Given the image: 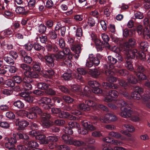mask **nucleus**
<instances>
[{
	"label": "nucleus",
	"instance_id": "obj_44",
	"mask_svg": "<svg viewBox=\"0 0 150 150\" xmlns=\"http://www.w3.org/2000/svg\"><path fill=\"white\" fill-rule=\"evenodd\" d=\"M40 65L41 64L40 63H35L33 66V71H36L38 72H39L41 69Z\"/></svg>",
	"mask_w": 150,
	"mask_h": 150
},
{
	"label": "nucleus",
	"instance_id": "obj_15",
	"mask_svg": "<svg viewBox=\"0 0 150 150\" xmlns=\"http://www.w3.org/2000/svg\"><path fill=\"white\" fill-rule=\"evenodd\" d=\"M103 94L106 96H110L112 98H116L118 96V93L115 90H110L108 92L106 91Z\"/></svg>",
	"mask_w": 150,
	"mask_h": 150
},
{
	"label": "nucleus",
	"instance_id": "obj_55",
	"mask_svg": "<svg viewBox=\"0 0 150 150\" xmlns=\"http://www.w3.org/2000/svg\"><path fill=\"white\" fill-rule=\"evenodd\" d=\"M118 82L120 85L124 88L125 89L128 86L127 83L123 79L119 80Z\"/></svg>",
	"mask_w": 150,
	"mask_h": 150
},
{
	"label": "nucleus",
	"instance_id": "obj_40",
	"mask_svg": "<svg viewBox=\"0 0 150 150\" xmlns=\"http://www.w3.org/2000/svg\"><path fill=\"white\" fill-rule=\"evenodd\" d=\"M140 47L141 49L144 51H146L148 47V44L145 41L142 42L139 44Z\"/></svg>",
	"mask_w": 150,
	"mask_h": 150
},
{
	"label": "nucleus",
	"instance_id": "obj_32",
	"mask_svg": "<svg viewBox=\"0 0 150 150\" xmlns=\"http://www.w3.org/2000/svg\"><path fill=\"white\" fill-rule=\"evenodd\" d=\"M48 36L51 39H55L57 37V34L54 30H50L48 34Z\"/></svg>",
	"mask_w": 150,
	"mask_h": 150
},
{
	"label": "nucleus",
	"instance_id": "obj_31",
	"mask_svg": "<svg viewBox=\"0 0 150 150\" xmlns=\"http://www.w3.org/2000/svg\"><path fill=\"white\" fill-rule=\"evenodd\" d=\"M45 71L47 73H43V76L46 78H50L51 76L54 74V72L52 69L45 70Z\"/></svg>",
	"mask_w": 150,
	"mask_h": 150
},
{
	"label": "nucleus",
	"instance_id": "obj_52",
	"mask_svg": "<svg viewBox=\"0 0 150 150\" xmlns=\"http://www.w3.org/2000/svg\"><path fill=\"white\" fill-rule=\"evenodd\" d=\"M69 126L70 128H78L80 125L78 123L75 122H70L69 123Z\"/></svg>",
	"mask_w": 150,
	"mask_h": 150
},
{
	"label": "nucleus",
	"instance_id": "obj_19",
	"mask_svg": "<svg viewBox=\"0 0 150 150\" xmlns=\"http://www.w3.org/2000/svg\"><path fill=\"white\" fill-rule=\"evenodd\" d=\"M102 86L104 88L108 89L110 88L116 89L118 88L117 86L115 84H110L106 82H103L102 83Z\"/></svg>",
	"mask_w": 150,
	"mask_h": 150
},
{
	"label": "nucleus",
	"instance_id": "obj_21",
	"mask_svg": "<svg viewBox=\"0 0 150 150\" xmlns=\"http://www.w3.org/2000/svg\"><path fill=\"white\" fill-rule=\"evenodd\" d=\"M20 67L22 69L25 71L24 73V74L25 75H27L28 72L31 70V68L30 66L24 63L20 64Z\"/></svg>",
	"mask_w": 150,
	"mask_h": 150
},
{
	"label": "nucleus",
	"instance_id": "obj_35",
	"mask_svg": "<svg viewBox=\"0 0 150 150\" xmlns=\"http://www.w3.org/2000/svg\"><path fill=\"white\" fill-rule=\"evenodd\" d=\"M131 96L132 99L137 100H139L141 97L140 94L136 92H133L131 94Z\"/></svg>",
	"mask_w": 150,
	"mask_h": 150
},
{
	"label": "nucleus",
	"instance_id": "obj_12",
	"mask_svg": "<svg viewBox=\"0 0 150 150\" xmlns=\"http://www.w3.org/2000/svg\"><path fill=\"white\" fill-rule=\"evenodd\" d=\"M110 113H107L105 115L101 116L99 118L95 117L94 119L96 120H99L101 122L107 123L110 121Z\"/></svg>",
	"mask_w": 150,
	"mask_h": 150
},
{
	"label": "nucleus",
	"instance_id": "obj_36",
	"mask_svg": "<svg viewBox=\"0 0 150 150\" xmlns=\"http://www.w3.org/2000/svg\"><path fill=\"white\" fill-rule=\"evenodd\" d=\"M29 110H30V111L35 114L36 115H37V114H40L42 112V111L37 106L33 107L30 108Z\"/></svg>",
	"mask_w": 150,
	"mask_h": 150
},
{
	"label": "nucleus",
	"instance_id": "obj_53",
	"mask_svg": "<svg viewBox=\"0 0 150 150\" xmlns=\"http://www.w3.org/2000/svg\"><path fill=\"white\" fill-rule=\"evenodd\" d=\"M78 108L79 109L83 110H90V108L87 106L86 104H85L84 103L79 104L78 107Z\"/></svg>",
	"mask_w": 150,
	"mask_h": 150
},
{
	"label": "nucleus",
	"instance_id": "obj_17",
	"mask_svg": "<svg viewBox=\"0 0 150 150\" xmlns=\"http://www.w3.org/2000/svg\"><path fill=\"white\" fill-rule=\"evenodd\" d=\"M108 62L111 64L109 65V68L111 69L114 68L113 64H115L117 62V59L112 57L109 56L108 57Z\"/></svg>",
	"mask_w": 150,
	"mask_h": 150
},
{
	"label": "nucleus",
	"instance_id": "obj_9",
	"mask_svg": "<svg viewBox=\"0 0 150 150\" xmlns=\"http://www.w3.org/2000/svg\"><path fill=\"white\" fill-rule=\"evenodd\" d=\"M28 77L25 76L23 80V86L26 89H31L32 88V80L30 81Z\"/></svg>",
	"mask_w": 150,
	"mask_h": 150
},
{
	"label": "nucleus",
	"instance_id": "obj_34",
	"mask_svg": "<svg viewBox=\"0 0 150 150\" xmlns=\"http://www.w3.org/2000/svg\"><path fill=\"white\" fill-rule=\"evenodd\" d=\"M38 72H35L34 71H29L27 75H25L26 76L31 77L34 78H38Z\"/></svg>",
	"mask_w": 150,
	"mask_h": 150
},
{
	"label": "nucleus",
	"instance_id": "obj_59",
	"mask_svg": "<svg viewBox=\"0 0 150 150\" xmlns=\"http://www.w3.org/2000/svg\"><path fill=\"white\" fill-rule=\"evenodd\" d=\"M13 79L15 82L17 83H20L22 81L21 77L20 76L17 75L13 76Z\"/></svg>",
	"mask_w": 150,
	"mask_h": 150
},
{
	"label": "nucleus",
	"instance_id": "obj_49",
	"mask_svg": "<svg viewBox=\"0 0 150 150\" xmlns=\"http://www.w3.org/2000/svg\"><path fill=\"white\" fill-rule=\"evenodd\" d=\"M54 55L57 59V60H59L62 59L64 56V54L62 51H59L57 53Z\"/></svg>",
	"mask_w": 150,
	"mask_h": 150
},
{
	"label": "nucleus",
	"instance_id": "obj_25",
	"mask_svg": "<svg viewBox=\"0 0 150 150\" xmlns=\"http://www.w3.org/2000/svg\"><path fill=\"white\" fill-rule=\"evenodd\" d=\"M19 129L21 130L29 125V122L26 121L22 120L18 122V123Z\"/></svg>",
	"mask_w": 150,
	"mask_h": 150
},
{
	"label": "nucleus",
	"instance_id": "obj_18",
	"mask_svg": "<svg viewBox=\"0 0 150 150\" xmlns=\"http://www.w3.org/2000/svg\"><path fill=\"white\" fill-rule=\"evenodd\" d=\"M101 38L104 42V44L105 46L108 48H109L110 47V45L109 44L108 42L110 39V38L108 35L105 33H102L101 34Z\"/></svg>",
	"mask_w": 150,
	"mask_h": 150
},
{
	"label": "nucleus",
	"instance_id": "obj_5",
	"mask_svg": "<svg viewBox=\"0 0 150 150\" xmlns=\"http://www.w3.org/2000/svg\"><path fill=\"white\" fill-rule=\"evenodd\" d=\"M50 117V115L46 113H44L41 115V117L42 125L44 127L47 128L51 126V123L49 120Z\"/></svg>",
	"mask_w": 150,
	"mask_h": 150
},
{
	"label": "nucleus",
	"instance_id": "obj_58",
	"mask_svg": "<svg viewBox=\"0 0 150 150\" xmlns=\"http://www.w3.org/2000/svg\"><path fill=\"white\" fill-rule=\"evenodd\" d=\"M59 45L61 48H63L65 46L64 40L62 38H59Z\"/></svg>",
	"mask_w": 150,
	"mask_h": 150
},
{
	"label": "nucleus",
	"instance_id": "obj_50",
	"mask_svg": "<svg viewBox=\"0 0 150 150\" xmlns=\"http://www.w3.org/2000/svg\"><path fill=\"white\" fill-rule=\"evenodd\" d=\"M47 28L44 24H41L38 26V31L40 33H44L46 31Z\"/></svg>",
	"mask_w": 150,
	"mask_h": 150
},
{
	"label": "nucleus",
	"instance_id": "obj_30",
	"mask_svg": "<svg viewBox=\"0 0 150 150\" xmlns=\"http://www.w3.org/2000/svg\"><path fill=\"white\" fill-rule=\"evenodd\" d=\"M62 138L66 143L68 144H72L71 140L72 139L68 135L63 134L62 136Z\"/></svg>",
	"mask_w": 150,
	"mask_h": 150
},
{
	"label": "nucleus",
	"instance_id": "obj_47",
	"mask_svg": "<svg viewBox=\"0 0 150 150\" xmlns=\"http://www.w3.org/2000/svg\"><path fill=\"white\" fill-rule=\"evenodd\" d=\"M116 72L120 75L123 76L127 75L128 74V71L125 69L117 70H116Z\"/></svg>",
	"mask_w": 150,
	"mask_h": 150
},
{
	"label": "nucleus",
	"instance_id": "obj_43",
	"mask_svg": "<svg viewBox=\"0 0 150 150\" xmlns=\"http://www.w3.org/2000/svg\"><path fill=\"white\" fill-rule=\"evenodd\" d=\"M22 55L23 57V62L24 63L28 64H30L31 63L32 59L31 57L27 55L25 56H23V55Z\"/></svg>",
	"mask_w": 150,
	"mask_h": 150
},
{
	"label": "nucleus",
	"instance_id": "obj_27",
	"mask_svg": "<svg viewBox=\"0 0 150 150\" xmlns=\"http://www.w3.org/2000/svg\"><path fill=\"white\" fill-rule=\"evenodd\" d=\"M26 144L28 147L31 148H37L39 146L38 144L34 141H27Z\"/></svg>",
	"mask_w": 150,
	"mask_h": 150
},
{
	"label": "nucleus",
	"instance_id": "obj_33",
	"mask_svg": "<svg viewBox=\"0 0 150 150\" xmlns=\"http://www.w3.org/2000/svg\"><path fill=\"white\" fill-rule=\"evenodd\" d=\"M71 91L73 92H77L78 94H80L82 89L81 88L80 86L78 85H73L71 86Z\"/></svg>",
	"mask_w": 150,
	"mask_h": 150
},
{
	"label": "nucleus",
	"instance_id": "obj_63",
	"mask_svg": "<svg viewBox=\"0 0 150 150\" xmlns=\"http://www.w3.org/2000/svg\"><path fill=\"white\" fill-rule=\"evenodd\" d=\"M5 85L9 87H13L15 85V83L13 80H7L5 83Z\"/></svg>",
	"mask_w": 150,
	"mask_h": 150
},
{
	"label": "nucleus",
	"instance_id": "obj_14",
	"mask_svg": "<svg viewBox=\"0 0 150 150\" xmlns=\"http://www.w3.org/2000/svg\"><path fill=\"white\" fill-rule=\"evenodd\" d=\"M130 56V57L128 56L126 59V64H125V67H126L130 71H132L133 69V67L132 64L131 58L132 57V56ZM133 58H134L133 57Z\"/></svg>",
	"mask_w": 150,
	"mask_h": 150
},
{
	"label": "nucleus",
	"instance_id": "obj_60",
	"mask_svg": "<svg viewBox=\"0 0 150 150\" xmlns=\"http://www.w3.org/2000/svg\"><path fill=\"white\" fill-rule=\"evenodd\" d=\"M13 137H11L8 139V140L9 142L11 143H12L14 144V143H16L17 138L16 134H13Z\"/></svg>",
	"mask_w": 150,
	"mask_h": 150
},
{
	"label": "nucleus",
	"instance_id": "obj_1",
	"mask_svg": "<svg viewBox=\"0 0 150 150\" xmlns=\"http://www.w3.org/2000/svg\"><path fill=\"white\" fill-rule=\"evenodd\" d=\"M136 42L134 38L129 39L127 42L125 43L124 45V51L127 52V54L132 56V58H139L141 60L145 61L146 59V55L144 53L141 51H138L136 49L131 50V48L136 45Z\"/></svg>",
	"mask_w": 150,
	"mask_h": 150
},
{
	"label": "nucleus",
	"instance_id": "obj_38",
	"mask_svg": "<svg viewBox=\"0 0 150 150\" xmlns=\"http://www.w3.org/2000/svg\"><path fill=\"white\" fill-rule=\"evenodd\" d=\"M89 85L93 88V89L96 87H99L100 84L94 81H90L88 82Z\"/></svg>",
	"mask_w": 150,
	"mask_h": 150
},
{
	"label": "nucleus",
	"instance_id": "obj_42",
	"mask_svg": "<svg viewBox=\"0 0 150 150\" xmlns=\"http://www.w3.org/2000/svg\"><path fill=\"white\" fill-rule=\"evenodd\" d=\"M4 60L8 64L12 65L14 64V60L9 57L5 56L4 57Z\"/></svg>",
	"mask_w": 150,
	"mask_h": 150
},
{
	"label": "nucleus",
	"instance_id": "obj_10",
	"mask_svg": "<svg viewBox=\"0 0 150 150\" xmlns=\"http://www.w3.org/2000/svg\"><path fill=\"white\" fill-rule=\"evenodd\" d=\"M82 46V45L80 44L76 45H73L71 47V50L76 54L75 56L76 58H77L79 56V54L81 52V47Z\"/></svg>",
	"mask_w": 150,
	"mask_h": 150
},
{
	"label": "nucleus",
	"instance_id": "obj_39",
	"mask_svg": "<svg viewBox=\"0 0 150 150\" xmlns=\"http://www.w3.org/2000/svg\"><path fill=\"white\" fill-rule=\"evenodd\" d=\"M108 134L109 136L117 139L119 138L122 137V135L120 133L115 132H110Z\"/></svg>",
	"mask_w": 150,
	"mask_h": 150
},
{
	"label": "nucleus",
	"instance_id": "obj_13",
	"mask_svg": "<svg viewBox=\"0 0 150 150\" xmlns=\"http://www.w3.org/2000/svg\"><path fill=\"white\" fill-rule=\"evenodd\" d=\"M105 73L106 75L108 76L109 77L108 79V80L110 82H115L117 81L116 78L112 76L113 72H112L111 70H107L105 71Z\"/></svg>",
	"mask_w": 150,
	"mask_h": 150
},
{
	"label": "nucleus",
	"instance_id": "obj_37",
	"mask_svg": "<svg viewBox=\"0 0 150 150\" xmlns=\"http://www.w3.org/2000/svg\"><path fill=\"white\" fill-rule=\"evenodd\" d=\"M13 105L19 109L23 108L24 106V103L20 100L15 101L13 103Z\"/></svg>",
	"mask_w": 150,
	"mask_h": 150
},
{
	"label": "nucleus",
	"instance_id": "obj_51",
	"mask_svg": "<svg viewBox=\"0 0 150 150\" xmlns=\"http://www.w3.org/2000/svg\"><path fill=\"white\" fill-rule=\"evenodd\" d=\"M59 116L60 118H66L68 117L69 115V113L65 111H61L59 114Z\"/></svg>",
	"mask_w": 150,
	"mask_h": 150
},
{
	"label": "nucleus",
	"instance_id": "obj_22",
	"mask_svg": "<svg viewBox=\"0 0 150 150\" xmlns=\"http://www.w3.org/2000/svg\"><path fill=\"white\" fill-rule=\"evenodd\" d=\"M130 117L131 120L135 122L139 121L140 120L139 113L136 111H133V113Z\"/></svg>",
	"mask_w": 150,
	"mask_h": 150
},
{
	"label": "nucleus",
	"instance_id": "obj_29",
	"mask_svg": "<svg viewBox=\"0 0 150 150\" xmlns=\"http://www.w3.org/2000/svg\"><path fill=\"white\" fill-rule=\"evenodd\" d=\"M127 83L132 84H135L137 82V80L133 76L130 75L127 78Z\"/></svg>",
	"mask_w": 150,
	"mask_h": 150
},
{
	"label": "nucleus",
	"instance_id": "obj_41",
	"mask_svg": "<svg viewBox=\"0 0 150 150\" xmlns=\"http://www.w3.org/2000/svg\"><path fill=\"white\" fill-rule=\"evenodd\" d=\"M123 126L125 129L129 132H133L135 131V128L130 125L125 124Z\"/></svg>",
	"mask_w": 150,
	"mask_h": 150
},
{
	"label": "nucleus",
	"instance_id": "obj_23",
	"mask_svg": "<svg viewBox=\"0 0 150 150\" xmlns=\"http://www.w3.org/2000/svg\"><path fill=\"white\" fill-rule=\"evenodd\" d=\"M93 54H90L89 55V58L87 60L86 65L88 67H91L93 65Z\"/></svg>",
	"mask_w": 150,
	"mask_h": 150
},
{
	"label": "nucleus",
	"instance_id": "obj_61",
	"mask_svg": "<svg viewBox=\"0 0 150 150\" xmlns=\"http://www.w3.org/2000/svg\"><path fill=\"white\" fill-rule=\"evenodd\" d=\"M63 99L65 102L68 103H71L73 101V99L72 98L67 96H64L63 97Z\"/></svg>",
	"mask_w": 150,
	"mask_h": 150
},
{
	"label": "nucleus",
	"instance_id": "obj_28",
	"mask_svg": "<svg viewBox=\"0 0 150 150\" xmlns=\"http://www.w3.org/2000/svg\"><path fill=\"white\" fill-rule=\"evenodd\" d=\"M72 144H72L75 146H83L81 148H83L86 144L84 143L83 142L79 140H73V139L71 140Z\"/></svg>",
	"mask_w": 150,
	"mask_h": 150
},
{
	"label": "nucleus",
	"instance_id": "obj_11",
	"mask_svg": "<svg viewBox=\"0 0 150 150\" xmlns=\"http://www.w3.org/2000/svg\"><path fill=\"white\" fill-rule=\"evenodd\" d=\"M54 55L50 54L46 55L44 57L46 61L47 64L50 67H53L54 65V59L53 57Z\"/></svg>",
	"mask_w": 150,
	"mask_h": 150
},
{
	"label": "nucleus",
	"instance_id": "obj_3",
	"mask_svg": "<svg viewBox=\"0 0 150 150\" xmlns=\"http://www.w3.org/2000/svg\"><path fill=\"white\" fill-rule=\"evenodd\" d=\"M82 125L85 128H81L78 129V132L79 134H86L88 133V131H93L96 129V128L92 125L90 122L86 121H83L82 122Z\"/></svg>",
	"mask_w": 150,
	"mask_h": 150
},
{
	"label": "nucleus",
	"instance_id": "obj_24",
	"mask_svg": "<svg viewBox=\"0 0 150 150\" xmlns=\"http://www.w3.org/2000/svg\"><path fill=\"white\" fill-rule=\"evenodd\" d=\"M62 77L65 80H70L72 78L71 71L69 69L67 72H66L63 74Z\"/></svg>",
	"mask_w": 150,
	"mask_h": 150
},
{
	"label": "nucleus",
	"instance_id": "obj_62",
	"mask_svg": "<svg viewBox=\"0 0 150 150\" xmlns=\"http://www.w3.org/2000/svg\"><path fill=\"white\" fill-rule=\"evenodd\" d=\"M150 91H149L148 93H146V95L144 96L143 98V100L144 101L143 103L144 102H147L150 100V95L149 94L150 93Z\"/></svg>",
	"mask_w": 150,
	"mask_h": 150
},
{
	"label": "nucleus",
	"instance_id": "obj_64",
	"mask_svg": "<svg viewBox=\"0 0 150 150\" xmlns=\"http://www.w3.org/2000/svg\"><path fill=\"white\" fill-rule=\"evenodd\" d=\"M6 117L9 119H12L15 117V115L11 112H6Z\"/></svg>",
	"mask_w": 150,
	"mask_h": 150
},
{
	"label": "nucleus",
	"instance_id": "obj_56",
	"mask_svg": "<svg viewBox=\"0 0 150 150\" xmlns=\"http://www.w3.org/2000/svg\"><path fill=\"white\" fill-rule=\"evenodd\" d=\"M16 11L17 13H23L25 12V9L24 7L19 6L16 8Z\"/></svg>",
	"mask_w": 150,
	"mask_h": 150
},
{
	"label": "nucleus",
	"instance_id": "obj_16",
	"mask_svg": "<svg viewBox=\"0 0 150 150\" xmlns=\"http://www.w3.org/2000/svg\"><path fill=\"white\" fill-rule=\"evenodd\" d=\"M46 137L45 135L38 134L35 137V139L39 140L41 144H48V142L45 139Z\"/></svg>",
	"mask_w": 150,
	"mask_h": 150
},
{
	"label": "nucleus",
	"instance_id": "obj_2",
	"mask_svg": "<svg viewBox=\"0 0 150 150\" xmlns=\"http://www.w3.org/2000/svg\"><path fill=\"white\" fill-rule=\"evenodd\" d=\"M121 112L120 113L121 116L127 118L130 117L133 113V111L128 107L127 103L124 101L121 103Z\"/></svg>",
	"mask_w": 150,
	"mask_h": 150
},
{
	"label": "nucleus",
	"instance_id": "obj_45",
	"mask_svg": "<svg viewBox=\"0 0 150 150\" xmlns=\"http://www.w3.org/2000/svg\"><path fill=\"white\" fill-rule=\"evenodd\" d=\"M54 124L57 126H62L65 123V121L62 119H57L55 120L54 122Z\"/></svg>",
	"mask_w": 150,
	"mask_h": 150
},
{
	"label": "nucleus",
	"instance_id": "obj_7",
	"mask_svg": "<svg viewBox=\"0 0 150 150\" xmlns=\"http://www.w3.org/2000/svg\"><path fill=\"white\" fill-rule=\"evenodd\" d=\"M137 31L138 34L143 35L145 39H148L150 37V33L147 28H143L142 25H138L137 28Z\"/></svg>",
	"mask_w": 150,
	"mask_h": 150
},
{
	"label": "nucleus",
	"instance_id": "obj_54",
	"mask_svg": "<svg viewBox=\"0 0 150 150\" xmlns=\"http://www.w3.org/2000/svg\"><path fill=\"white\" fill-rule=\"evenodd\" d=\"M46 140L47 141L48 143L49 142H52L57 141L58 138L54 136H50L47 137Z\"/></svg>",
	"mask_w": 150,
	"mask_h": 150
},
{
	"label": "nucleus",
	"instance_id": "obj_48",
	"mask_svg": "<svg viewBox=\"0 0 150 150\" xmlns=\"http://www.w3.org/2000/svg\"><path fill=\"white\" fill-rule=\"evenodd\" d=\"M37 117V115H36L35 114L30 111V110H29V112H28L27 117L30 119H34L36 118Z\"/></svg>",
	"mask_w": 150,
	"mask_h": 150
},
{
	"label": "nucleus",
	"instance_id": "obj_57",
	"mask_svg": "<svg viewBox=\"0 0 150 150\" xmlns=\"http://www.w3.org/2000/svg\"><path fill=\"white\" fill-rule=\"evenodd\" d=\"M64 54V55H69V58H72V55L70 53V50L69 48H65L62 51Z\"/></svg>",
	"mask_w": 150,
	"mask_h": 150
},
{
	"label": "nucleus",
	"instance_id": "obj_8",
	"mask_svg": "<svg viewBox=\"0 0 150 150\" xmlns=\"http://www.w3.org/2000/svg\"><path fill=\"white\" fill-rule=\"evenodd\" d=\"M86 104L87 107L90 109V107H93L94 106H98V107L101 110L105 111L108 110L107 108L103 105L100 104L97 105L95 103H94L93 101L88 100L86 101Z\"/></svg>",
	"mask_w": 150,
	"mask_h": 150
},
{
	"label": "nucleus",
	"instance_id": "obj_4",
	"mask_svg": "<svg viewBox=\"0 0 150 150\" xmlns=\"http://www.w3.org/2000/svg\"><path fill=\"white\" fill-rule=\"evenodd\" d=\"M137 66L136 70L134 71V72L136 75L139 80H145L146 79V77L143 74L144 71V69L143 67L141 65H136Z\"/></svg>",
	"mask_w": 150,
	"mask_h": 150
},
{
	"label": "nucleus",
	"instance_id": "obj_20",
	"mask_svg": "<svg viewBox=\"0 0 150 150\" xmlns=\"http://www.w3.org/2000/svg\"><path fill=\"white\" fill-rule=\"evenodd\" d=\"M49 86V84L42 82H39L37 84V86L39 89L46 91L48 88Z\"/></svg>",
	"mask_w": 150,
	"mask_h": 150
},
{
	"label": "nucleus",
	"instance_id": "obj_46",
	"mask_svg": "<svg viewBox=\"0 0 150 150\" xmlns=\"http://www.w3.org/2000/svg\"><path fill=\"white\" fill-rule=\"evenodd\" d=\"M89 90L90 88L88 87L87 86H86L83 89V91H82V90L81 91L80 95L83 96H86L87 95V93H88Z\"/></svg>",
	"mask_w": 150,
	"mask_h": 150
},
{
	"label": "nucleus",
	"instance_id": "obj_26",
	"mask_svg": "<svg viewBox=\"0 0 150 150\" xmlns=\"http://www.w3.org/2000/svg\"><path fill=\"white\" fill-rule=\"evenodd\" d=\"M89 74L91 75L93 77L96 78L98 77L100 75V73L98 70L96 69L94 70H90L89 71Z\"/></svg>",
	"mask_w": 150,
	"mask_h": 150
},
{
	"label": "nucleus",
	"instance_id": "obj_6",
	"mask_svg": "<svg viewBox=\"0 0 150 150\" xmlns=\"http://www.w3.org/2000/svg\"><path fill=\"white\" fill-rule=\"evenodd\" d=\"M51 102V99L47 97H44L38 101V103L44 109H48L51 108L50 106L53 105V104H50Z\"/></svg>",
	"mask_w": 150,
	"mask_h": 150
}]
</instances>
